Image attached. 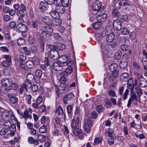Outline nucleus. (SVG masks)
I'll list each match as a JSON object with an SVG mask.
<instances>
[{"label": "nucleus", "mask_w": 147, "mask_h": 147, "mask_svg": "<svg viewBox=\"0 0 147 147\" xmlns=\"http://www.w3.org/2000/svg\"><path fill=\"white\" fill-rule=\"evenodd\" d=\"M96 40L98 44L100 45L101 51L104 53L106 51H109L111 49L109 46V44L107 43H104V40L103 38L104 35L102 31L100 33H97L96 34Z\"/></svg>", "instance_id": "obj_1"}, {"label": "nucleus", "mask_w": 147, "mask_h": 147, "mask_svg": "<svg viewBox=\"0 0 147 147\" xmlns=\"http://www.w3.org/2000/svg\"><path fill=\"white\" fill-rule=\"evenodd\" d=\"M12 83L11 80L9 79H3L1 81V87L0 88L1 92L6 94L10 90L9 87Z\"/></svg>", "instance_id": "obj_2"}, {"label": "nucleus", "mask_w": 147, "mask_h": 147, "mask_svg": "<svg viewBox=\"0 0 147 147\" xmlns=\"http://www.w3.org/2000/svg\"><path fill=\"white\" fill-rule=\"evenodd\" d=\"M0 120L2 119L3 121L11 119H14L13 112L11 110L8 111L1 109L0 110Z\"/></svg>", "instance_id": "obj_3"}, {"label": "nucleus", "mask_w": 147, "mask_h": 147, "mask_svg": "<svg viewBox=\"0 0 147 147\" xmlns=\"http://www.w3.org/2000/svg\"><path fill=\"white\" fill-rule=\"evenodd\" d=\"M49 47L50 49L48 52L50 57L54 60L57 59L59 57V54L57 51L56 50V47L55 46L50 45H49Z\"/></svg>", "instance_id": "obj_4"}, {"label": "nucleus", "mask_w": 147, "mask_h": 147, "mask_svg": "<svg viewBox=\"0 0 147 147\" xmlns=\"http://www.w3.org/2000/svg\"><path fill=\"white\" fill-rule=\"evenodd\" d=\"M47 31H43L41 33V36L42 38L45 40H49L51 39V33L53 30L51 27H48L47 28Z\"/></svg>", "instance_id": "obj_5"}, {"label": "nucleus", "mask_w": 147, "mask_h": 147, "mask_svg": "<svg viewBox=\"0 0 147 147\" xmlns=\"http://www.w3.org/2000/svg\"><path fill=\"white\" fill-rule=\"evenodd\" d=\"M92 126V122L91 119L89 117L85 120L83 127L85 131L88 133L90 131L91 129Z\"/></svg>", "instance_id": "obj_6"}, {"label": "nucleus", "mask_w": 147, "mask_h": 147, "mask_svg": "<svg viewBox=\"0 0 147 147\" xmlns=\"http://www.w3.org/2000/svg\"><path fill=\"white\" fill-rule=\"evenodd\" d=\"M124 88V86H123L119 87L118 89V94L120 96L121 98L125 100L127 98L129 92V90L127 88L123 94Z\"/></svg>", "instance_id": "obj_7"}, {"label": "nucleus", "mask_w": 147, "mask_h": 147, "mask_svg": "<svg viewBox=\"0 0 147 147\" xmlns=\"http://www.w3.org/2000/svg\"><path fill=\"white\" fill-rule=\"evenodd\" d=\"M16 27L17 30L24 34V36L25 37L26 35L25 33L28 30L27 26L23 24L20 23L18 24Z\"/></svg>", "instance_id": "obj_8"}, {"label": "nucleus", "mask_w": 147, "mask_h": 147, "mask_svg": "<svg viewBox=\"0 0 147 147\" xmlns=\"http://www.w3.org/2000/svg\"><path fill=\"white\" fill-rule=\"evenodd\" d=\"M61 63L59 64L57 63H53V66L54 69L57 71H60L63 69V66H64L63 63L65 62L64 61H62L60 59Z\"/></svg>", "instance_id": "obj_9"}, {"label": "nucleus", "mask_w": 147, "mask_h": 147, "mask_svg": "<svg viewBox=\"0 0 147 147\" xmlns=\"http://www.w3.org/2000/svg\"><path fill=\"white\" fill-rule=\"evenodd\" d=\"M59 58L61 59L62 60L64 59L63 61H65V63H63L64 66H65V63L66 65L67 66L71 67L73 63V61L72 60L70 59H67V57L66 55H64L61 56L59 57Z\"/></svg>", "instance_id": "obj_10"}, {"label": "nucleus", "mask_w": 147, "mask_h": 147, "mask_svg": "<svg viewBox=\"0 0 147 147\" xmlns=\"http://www.w3.org/2000/svg\"><path fill=\"white\" fill-rule=\"evenodd\" d=\"M7 96L9 98V101L11 104L15 105L18 101V99L14 94L9 93L7 95Z\"/></svg>", "instance_id": "obj_11"}, {"label": "nucleus", "mask_w": 147, "mask_h": 147, "mask_svg": "<svg viewBox=\"0 0 147 147\" xmlns=\"http://www.w3.org/2000/svg\"><path fill=\"white\" fill-rule=\"evenodd\" d=\"M74 97V95L72 93H69L67 95H65L64 96L63 98L64 103L65 104H68V101L72 100Z\"/></svg>", "instance_id": "obj_12"}, {"label": "nucleus", "mask_w": 147, "mask_h": 147, "mask_svg": "<svg viewBox=\"0 0 147 147\" xmlns=\"http://www.w3.org/2000/svg\"><path fill=\"white\" fill-rule=\"evenodd\" d=\"M53 3L56 4H61L64 7H67L68 5L69 0H54ZM53 3V2H51Z\"/></svg>", "instance_id": "obj_13"}, {"label": "nucleus", "mask_w": 147, "mask_h": 147, "mask_svg": "<svg viewBox=\"0 0 147 147\" xmlns=\"http://www.w3.org/2000/svg\"><path fill=\"white\" fill-rule=\"evenodd\" d=\"M80 123L79 119L78 116L76 119H73L72 120L71 125L72 129L79 127Z\"/></svg>", "instance_id": "obj_14"}, {"label": "nucleus", "mask_w": 147, "mask_h": 147, "mask_svg": "<svg viewBox=\"0 0 147 147\" xmlns=\"http://www.w3.org/2000/svg\"><path fill=\"white\" fill-rule=\"evenodd\" d=\"M55 90L56 92V94L57 97L59 98L60 97L59 93H63L64 92L65 90V87L63 86V87H60V88H59L57 85H55Z\"/></svg>", "instance_id": "obj_15"}, {"label": "nucleus", "mask_w": 147, "mask_h": 147, "mask_svg": "<svg viewBox=\"0 0 147 147\" xmlns=\"http://www.w3.org/2000/svg\"><path fill=\"white\" fill-rule=\"evenodd\" d=\"M121 23L118 20H114L113 23V26L114 28L116 30L119 31L121 27Z\"/></svg>", "instance_id": "obj_16"}, {"label": "nucleus", "mask_w": 147, "mask_h": 147, "mask_svg": "<svg viewBox=\"0 0 147 147\" xmlns=\"http://www.w3.org/2000/svg\"><path fill=\"white\" fill-rule=\"evenodd\" d=\"M72 129H73V133L75 135L79 136L80 139H83V134L82 130L79 129V127H76Z\"/></svg>", "instance_id": "obj_17"}, {"label": "nucleus", "mask_w": 147, "mask_h": 147, "mask_svg": "<svg viewBox=\"0 0 147 147\" xmlns=\"http://www.w3.org/2000/svg\"><path fill=\"white\" fill-rule=\"evenodd\" d=\"M65 7L62 5L61 4H57L56 6L55 9L58 13H63L65 11Z\"/></svg>", "instance_id": "obj_18"}, {"label": "nucleus", "mask_w": 147, "mask_h": 147, "mask_svg": "<svg viewBox=\"0 0 147 147\" xmlns=\"http://www.w3.org/2000/svg\"><path fill=\"white\" fill-rule=\"evenodd\" d=\"M42 20L45 24L47 25L51 26L53 24V20L48 16L43 17Z\"/></svg>", "instance_id": "obj_19"}, {"label": "nucleus", "mask_w": 147, "mask_h": 147, "mask_svg": "<svg viewBox=\"0 0 147 147\" xmlns=\"http://www.w3.org/2000/svg\"><path fill=\"white\" fill-rule=\"evenodd\" d=\"M107 15L105 14H102L98 15L97 16H95L94 18V19H95V17L98 22H101L105 21L107 18Z\"/></svg>", "instance_id": "obj_20"}, {"label": "nucleus", "mask_w": 147, "mask_h": 147, "mask_svg": "<svg viewBox=\"0 0 147 147\" xmlns=\"http://www.w3.org/2000/svg\"><path fill=\"white\" fill-rule=\"evenodd\" d=\"M129 79V75L127 73L121 74L120 76V80L122 82H127Z\"/></svg>", "instance_id": "obj_21"}, {"label": "nucleus", "mask_w": 147, "mask_h": 147, "mask_svg": "<svg viewBox=\"0 0 147 147\" xmlns=\"http://www.w3.org/2000/svg\"><path fill=\"white\" fill-rule=\"evenodd\" d=\"M72 67H69L66 68L64 71L61 73L63 74V76L64 75L65 77H67L69 74H70L72 73Z\"/></svg>", "instance_id": "obj_22"}, {"label": "nucleus", "mask_w": 147, "mask_h": 147, "mask_svg": "<svg viewBox=\"0 0 147 147\" xmlns=\"http://www.w3.org/2000/svg\"><path fill=\"white\" fill-rule=\"evenodd\" d=\"M47 6L48 4L45 1H41L40 2L39 8L41 11L46 9Z\"/></svg>", "instance_id": "obj_23"}, {"label": "nucleus", "mask_w": 147, "mask_h": 147, "mask_svg": "<svg viewBox=\"0 0 147 147\" xmlns=\"http://www.w3.org/2000/svg\"><path fill=\"white\" fill-rule=\"evenodd\" d=\"M55 113L58 115H60L61 114L62 116L63 114L64 117L65 116V114L63 113V110L62 107L60 106L57 107L55 110Z\"/></svg>", "instance_id": "obj_24"}, {"label": "nucleus", "mask_w": 147, "mask_h": 147, "mask_svg": "<svg viewBox=\"0 0 147 147\" xmlns=\"http://www.w3.org/2000/svg\"><path fill=\"white\" fill-rule=\"evenodd\" d=\"M135 82L134 84L135 85L137 84V80L139 81L141 80L142 79L144 78L140 74L138 73H135Z\"/></svg>", "instance_id": "obj_25"}, {"label": "nucleus", "mask_w": 147, "mask_h": 147, "mask_svg": "<svg viewBox=\"0 0 147 147\" xmlns=\"http://www.w3.org/2000/svg\"><path fill=\"white\" fill-rule=\"evenodd\" d=\"M9 129L10 132H8L10 136H13L15 134L16 131V127L14 124H12V125Z\"/></svg>", "instance_id": "obj_26"}, {"label": "nucleus", "mask_w": 147, "mask_h": 147, "mask_svg": "<svg viewBox=\"0 0 147 147\" xmlns=\"http://www.w3.org/2000/svg\"><path fill=\"white\" fill-rule=\"evenodd\" d=\"M115 38V36L113 33H111L109 34H107L106 40L108 42H110L113 41Z\"/></svg>", "instance_id": "obj_27"}, {"label": "nucleus", "mask_w": 147, "mask_h": 147, "mask_svg": "<svg viewBox=\"0 0 147 147\" xmlns=\"http://www.w3.org/2000/svg\"><path fill=\"white\" fill-rule=\"evenodd\" d=\"M23 119L24 118L26 120H27L28 119H31L32 118V116L31 114H30L28 112V110H26L24 111L23 113Z\"/></svg>", "instance_id": "obj_28"}, {"label": "nucleus", "mask_w": 147, "mask_h": 147, "mask_svg": "<svg viewBox=\"0 0 147 147\" xmlns=\"http://www.w3.org/2000/svg\"><path fill=\"white\" fill-rule=\"evenodd\" d=\"M49 14L53 18H59V15L57 11L53 10L49 12Z\"/></svg>", "instance_id": "obj_29"}, {"label": "nucleus", "mask_w": 147, "mask_h": 147, "mask_svg": "<svg viewBox=\"0 0 147 147\" xmlns=\"http://www.w3.org/2000/svg\"><path fill=\"white\" fill-rule=\"evenodd\" d=\"M114 132V130L113 129L109 128L108 130H105L104 133L106 135H107L108 134V136L109 138H112L113 137L112 134Z\"/></svg>", "instance_id": "obj_30"}, {"label": "nucleus", "mask_w": 147, "mask_h": 147, "mask_svg": "<svg viewBox=\"0 0 147 147\" xmlns=\"http://www.w3.org/2000/svg\"><path fill=\"white\" fill-rule=\"evenodd\" d=\"M102 3H100L99 5L94 4L92 5L93 10L94 11H99L101 7Z\"/></svg>", "instance_id": "obj_31"}, {"label": "nucleus", "mask_w": 147, "mask_h": 147, "mask_svg": "<svg viewBox=\"0 0 147 147\" xmlns=\"http://www.w3.org/2000/svg\"><path fill=\"white\" fill-rule=\"evenodd\" d=\"M102 140L103 139L102 136L96 137L94 141V145L101 143Z\"/></svg>", "instance_id": "obj_32"}, {"label": "nucleus", "mask_w": 147, "mask_h": 147, "mask_svg": "<svg viewBox=\"0 0 147 147\" xmlns=\"http://www.w3.org/2000/svg\"><path fill=\"white\" fill-rule=\"evenodd\" d=\"M121 5V3L119 1H114L113 4V6L117 9H119Z\"/></svg>", "instance_id": "obj_33"}, {"label": "nucleus", "mask_w": 147, "mask_h": 147, "mask_svg": "<svg viewBox=\"0 0 147 147\" xmlns=\"http://www.w3.org/2000/svg\"><path fill=\"white\" fill-rule=\"evenodd\" d=\"M39 40L40 51L41 52H42L44 51L45 44L43 40L41 38H39Z\"/></svg>", "instance_id": "obj_34"}, {"label": "nucleus", "mask_w": 147, "mask_h": 147, "mask_svg": "<svg viewBox=\"0 0 147 147\" xmlns=\"http://www.w3.org/2000/svg\"><path fill=\"white\" fill-rule=\"evenodd\" d=\"M63 75L62 73H61L60 74V78L59 79V82L62 84H64L65 83L66 81V78L67 77H65V76H63L62 75Z\"/></svg>", "instance_id": "obj_35"}, {"label": "nucleus", "mask_w": 147, "mask_h": 147, "mask_svg": "<svg viewBox=\"0 0 147 147\" xmlns=\"http://www.w3.org/2000/svg\"><path fill=\"white\" fill-rule=\"evenodd\" d=\"M136 94L138 98V101L140 102V98L142 94V89L139 88H137Z\"/></svg>", "instance_id": "obj_36"}, {"label": "nucleus", "mask_w": 147, "mask_h": 147, "mask_svg": "<svg viewBox=\"0 0 147 147\" xmlns=\"http://www.w3.org/2000/svg\"><path fill=\"white\" fill-rule=\"evenodd\" d=\"M127 65V61H121L119 64V67L122 69H124L126 67Z\"/></svg>", "instance_id": "obj_37"}, {"label": "nucleus", "mask_w": 147, "mask_h": 147, "mask_svg": "<svg viewBox=\"0 0 147 147\" xmlns=\"http://www.w3.org/2000/svg\"><path fill=\"white\" fill-rule=\"evenodd\" d=\"M139 85L142 87H145L147 86V81L144 78L139 81Z\"/></svg>", "instance_id": "obj_38"}, {"label": "nucleus", "mask_w": 147, "mask_h": 147, "mask_svg": "<svg viewBox=\"0 0 147 147\" xmlns=\"http://www.w3.org/2000/svg\"><path fill=\"white\" fill-rule=\"evenodd\" d=\"M49 122V118L48 117H45L43 116L42 117L41 120V123L42 124H45Z\"/></svg>", "instance_id": "obj_39"}, {"label": "nucleus", "mask_w": 147, "mask_h": 147, "mask_svg": "<svg viewBox=\"0 0 147 147\" xmlns=\"http://www.w3.org/2000/svg\"><path fill=\"white\" fill-rule=\"evenodd\" d=\"M101 22L98 21L95 22L92 25V26L94 29L95 30L98 29L101 27Z\"/></svg>", "instance_id": "obj_40"}, {"label": "nucleus", "mask_w": 147, "mask_h": 147, "mask_svg": "<svg viewBox=\"0 0 147 147\" xmlns=\"http://www.w3.org/2000/svg\"><path fill=\"white\" fill-rule=\"evenodd\" d=\"M118 67L117 64L116 63H113L111 64L109 67L110 71H113L117 70V69Z\"/></svg>", "instance_id": "obj_41"}, {"label": "nucleus", "mask_w": 147, "mask_h": 147, "mask_svg": "<svg viewBox=\"0 0 147 147\" xmlns=\"http://www.w3.org/2000/svg\"><path fill=\"white\" fill-rule=\"evenodd\" d=\"M4 123V125L6 129H9L11 126L12 125L11 124L9 119L6 120Z\"/></svg>", "instance_id": "obj_42"}, {"label": "nucleus", "mask_w": 147, "mask_h": 147, "mask_svg": "<svg viewBox=\"0 0 147 147\" xmlns=\"http://www.w3.org/2000/svg\"><path fill=\"white\" fill-rule=\"evenodd\" d=\"M122 53L121 51L120 50L117 51L114 55V57L115 59L117 60H119L121 58V56Z\"/></svg>", "instance_id": "obj_43"}, {"label": "nucleus", "mask_w": 147, "mask_h": 147, "mask_svg": "<svg viewBox=\"0 0 147 147\" xmlns=\"http://www.w3.org/2000/svg\"><path fill=\"white\" fill-rule=\"evenodd\" d=\"M26 65L30 69L33 68L34 66L33 62L30 60L27 61L26 63Z\"/></svg>", "instance_id": "obj_44"}, {"label": "nucleus", "mask_w": 147, "mask_h": 147, "mask_svg": "<svg viewBox=\"0 0 147 147\" xmlns=\"http://www.w3.org/2000/svg\"><path fill=\"white\" fill-rule=\"evenodd\" d=\"M54 20H53V24L54 25L59 26L61 23V20L58 18H54Z\"/></svg>", "instance_id": "obj_45"}, {"label": "nucleus", "mask_w": 147, "mask_h": 147, "mask_svg": "<svg viewBox=\"0 0 147 147\" xmlns=\"http://www.w3.org/2000/svg\"><path fill=\"white\" fill-rule=\"evenodd\" d=\"M27 88L24 86V85L22 84L21 85L20 88L19 89L18 91L20 94L23 93V92L25 91H27Z\"/></svg>", "instance_id": "obj_46"}, {"label": "nucleus", "mask_w": 147, "mask_h": 147, "mask_svg": "<svg viewBox=\"0 0 147 147\" xmlns=\"http://www.w3.org/2000/svg\"><path fill=\"white\" fill-rule=\"evenodd\" d=\"M26 80L31 81L33 82L34 80V76L31 74H28L26 76Z\"/></svg>", "instance_id": "obj_47"}, {"label": "nucleus", "mask_w": 147, "mask_h": 147, "mask_svg": "<svg viewBox=\"0 0 147 147\" xmlns=\"http://www.w3.org/2000/svg\"><path fill=\"white\" fill-rule=\"evenodd\" d=\"M25 40L23 38L20 37L18 39L17 43L20 46L24 45L25 44Z\"/></svg>", "instance_id": "obj_48"}, {"label": "nucleus", "mask_w": 147, "mask_h": 147, "mask_svg": "<svg viewBox=\"0 0 147 147\" xmlns=\"http://www.w3.org/2000/svg\"><path fill=\"white\" fill-rule=\"evenodd\" d=\"M31 81L26 80L25 81V83H23L22 84L25 86L27 88H30L31 86Z\"/></svg>", "instance_id": "obj_49"}, {"label": "nucleus", "mask_w": 147, "mask_h": 147, "mask_svg": "<svg viewBox=\"0 0 147 147\" xmlns=\"http://www.w3.org/2000/svg\"><path fill=\"white\" fill-rule=\"evenodd\" d=\"M3 58L5 59V61L11 63V56L9 55H3Z\"/></svg>", "instance_id": "obj_50"}, {"label": "nucleus", "mask_w": 147, "mask_h": 147, "mask_svg": "<svg viewBox=\"0 0 147 147\" xmlns=\"http://www.w3.org/2000/svg\"><path fill=\"white\" fill-rule=\"evenodd\" d=\"M20 59L19 61H20L21 63L24 60L26 59V56L25 54L22 53H20Z\"/></svg>", "instance_id": "obj_51"}, {"label": "nucleus", "mask_w": 147, "mask_h": 147, "mask_svg": "<svg viewBox=\"0 0 147 147\" xmlns=\"http://www.w3.org/2000/svg\"><path fill=\"white\" fill-rule=\"evenodd\" d=\"M42 74V72L41 70L40 69L37 70L35 72V74L36 76L38 78H40L41 77Z\"/></svg>", "instance_id": "obj_52"}, {"label": "nucleus", "mask_w": 147, "mask_h": 147, "mask_svg": "<svg viewBox=\"0 0 147 147\" xmlns=\"http://www.w3.org/2000/svg\"><path fill=\"white\" fill-rule=\"evenodd\" d=\"M55 46L56 47V50H57L58 49L63 50L65 49V45L62 43H61L59 44L57 46Z\"/></svg>", "instance_id": "obj_53"}, {"label": "nucleus", "mask_w": 147, "mask_h": 147, "mask_svg": "<svg viewBox=\"0 0 147 147\" xmlns=\"http://www.w3.org/2000/svg\"><path fill=\"white\" fill-rule=\"evenodd\" d=\"M24 11L22 10H19L17 11L16 13L19 17H24L25 16Z\"/></svg>", "instance_id": "obj_54"}, {"label": "nucleus", "mask_w": 147, "mask_h": 147, "mask_svg": "<svg viewBox=\"0 0 147 147\" xmlns=\"http://www.w3.org/2000/svg\"><path fill=\"white\" fill-rule=\"evenodd\" d=\"M118 9H113L112 11V14L114 17H118L119 15V13Z\"/></svg>", "instance_id": "obj_55"}, {"label": "nucleus", "mask_w": 147, "mask_h": 147, "mask_svg": "<svg viewBox=\"0 0 147 147\" xmlns=\"http://www.w3.org/2000/svg\"><path fill=\"white\" fill-rule=\"evenodd\" d=\"M47 130V127L45 125H43L39 129V131L40 133H44L46 132Z\"/></svg>", "instance_id": "obj_56"}, {"label": "nucleus", "mask_w": 147, "mask_h": 147, "mask_svg": "<svg viewBox=\"0 0 147 147\" xmlns=\"http://www.w3.org/2000/svg\"><path fill=\"white\" fill-rule=\"evenodd\" d=\"M121 50L123 51H126L128 50V47L127 45L126 44H123L121 46Z\"/></svg>", "instance_id": "obj_57"}, {"label": "nucleus", "mask_w": 147, "mask_h": 147, "mask_svg": "<svg viewBox=\"0 0 147 147\" xmlns=\"http://www.w3.org/2000/svg\"><path fill=\"white\" fill-rule=\"evenodd\" d=\"M137 97L135 93L133 94L130 97L129 99L132 101H134V100L135 101H138V99H137Z\"/></svg>", "instance_id": "obj_58"}, {"label": "nucleus", "mask_w": 147, "mask_h": 147, "mask_svg": "<svg viewBox=\"0 0 147 147\" xmlns=\"http://www.w3.org/2000/svg\"><path fill=\"white\" fill-rule=\"evenodd\" d=\"M26 98L28 103L29 104H30L31 103V96L30 94L27 95L26 96Z\"/></svg>", "instance_id": "obj_59"}, {"label": "nucleus", "mask_w": 147, "mask_h": 147, "mask_svg": "<svg viewBox=\"0 0 147 147\" xmlns=\"http://www.w3.org/2000/svg\"><path fill=\"white\" fill-rule=\"evenodd\" d=\"M121 33L123 34L127 35L129 34V32L127 28H123L121 29Z\"/></svg>", "instance_id": "obj_60"}, {"label": "nucleus", "mask_w": 147, "mask_h": 147, "mask_svg": "<svg viewBox=\"0 0 147 147\" xmlns=\"http://www.w3.org/2000/svg\"><path fill=\"white\" fill-rule=\"evenodd\" d=\"M9 87V88H11L13 90H16L18 88V85L17 83H12L11 84V85Z\"/></svg>", "instance_id": "obj_61"}, {"label": "nucleus", "mask_w": 147, "mask_h": 147, "mask_svg": "<svg viewBox=\"0 0 147 147\" xmlns=\"http://www.w3.org/2000/svg\"><path fill=\"white\" fill-rule=\"evenodd\" d=\"M38 24V22L37 20H36L33 21L31 22V26L34 28L36 27Z\"/></svg>", "instance_id": "obj_62"}, {"label": "nucleus", "mask_w": 147, "mask_h": 147, "mask_svg": "<svg viewBox=\"0 0 147 147\" xmlns=\"http://www.w3.org/2000/svg\"><path fill=\"white\" fill-rule=\"evenodd\" d=\"M10 63H11L4 60L2 62L1 65L3 66L8 67L10 66Z\"/></svg>", "instance_id": "obj_63"}, {"label": "nucleus", "mask_w": 147, "mask_h": 147, "mask_svg": "<svg viewBox=\"0 0 147 147\" xmlns=\"http://www.w3.org/2000/svg\"><path fill=\"white\" fill-rule=\"evenodd\" d=\"M28 40L29 42L31 44H33L35 42V38L34 37L32 36H30Z\"/></svg>", "instance_id": "obj_64"}]
</instances>
